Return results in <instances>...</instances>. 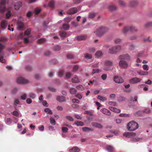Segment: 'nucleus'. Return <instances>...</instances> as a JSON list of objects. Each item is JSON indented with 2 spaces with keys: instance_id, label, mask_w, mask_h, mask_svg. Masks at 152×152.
Wrapping results in <instances>:
<instances>
[{
  "instance_id": "f257e3e1",
  "label": "nucleus",
  "mask_w": 152,
  "mask_h": 152,
  "mask_svg": "<svg viewBox=\"0 0 152 152\" xmlns=\"http://www.w3.org/2000/svg\"><path fill=\"white\" fill-rule=\"evenodd\" d=\"M139 127L138 124L134 121L129 122L127 125V129L130 131H133L137 129Z\"/></svg>"
},
{
  "instance_id": "f03ea898",
  "label": "nucleus",
  "mask_w": 152,
  "mask_h": 152,
  "mask_svg": "<svg viewBox=\"0 0 152 152\" xmlns=\"http://www.w3.org/2000/svg\"><path fill=\"white\" fill-rule=\"evenodd\" d=\"M108 30L107 28L104 27H101L96 30L94 33L96 35L99 37H101Z\"/></svg>"
},
{
  "instance_id": "7ed1b4c3",
  "label": "nucleus",
  "mask_w": 152,
  "mask_h": 152,
  "mask_svg": "<svg viewBox=\"0 0 152 152\" xmlns=\"http://www.w3.org/2000/svg\"><path fill=\"white\" fill-rule=\"evenodd\" d=\"M121 49V47L120 45H117L109 49L108 52L112 54H115Z\"/></svg>"
},
{
  "instance_id": "20e7f679",
  "label": "nucleus",
  "mask_w": 152,
  "mask_h": 152,
  "mask_svg": "<svg viewBox=\"0 0 152 152\" xmlns=\"http://www.w3.org/2000/svg\"><path fill=\"white\" fill-rule=\"evenodd\" d=\"M104 66L103 68V69L105 71H109L111 70V67L113 66V61L107 60L104 63Z\"/></svg>"
},
{
  "instance_id": "39448f33",
  "label": "nucleus",
  "mask_w": 152,
  "mask_h": 152,
  "mask_svg": "<svg viewBox=\"0 0 152 152\" xmlns=\"http://www.w3.org/2000/svg\"><path fill=\"white\" fill-rule=\"evenodd\" d=\"M129 31L132 32H136L137 31V29L136 28L133 26L130 27L126 26L123 29V32L124 33L126 34Z\"/></svg>"
},
{
  "instance_id": "423d86ee",
  "label": "nucleus",
  "mask_w": 152,
  "mask_h": 152,
  "mask_svg": "<svg viewBox=\"0 0 152 152\" xmlns=\"http://www.w3.org/2000/svg\"><path fill=\"white\" fill-rule=\"evenodd\" d=\"M118 65L120 68L123 69H126L129 66L128 63L123 60H120L119 62Z\"/></svg>"
},
{
  "instance_id": "0eeeda50",
  "label": "nucleus",
  "mask_w": 152,
  "mask_h": 152,
  "mask_svg": "<svg viewBox=\"0 0 152 152\" xmlns=\"http://www.w3.org/2000/svg\"><path fill=\"white\" fill-rule=\"evenodd\" d=\"M6 0H0V11L3 12L5 10V4Z\"/></svg>"
},
{
  "instance_id": "6e6552de",
  "label": "nucleus",
  "mask_w": 152,
  "mask_h": 152,
  "mask_svg": "<svg viewBox=\"0 0 152 152\" xmlns=\"http://www.w3.org/2000/svg\"><path fill=\"white\" fill-rule=\"evenodd\" d=\"M17 82L19 84H26L28 83V81L24 78L20 77H18L17 80Z\"/></svg>"
},
{
  "instance_id": "1a4fd4ad",
  "label": "nucleus",
  "mask_w": 152,
  "mask_h": 152,
  "mask_svg": "<svg viewBox=\"0 0 152 152\" xmlns=\"http://www.w3.org/2000/svg\"><path fill=\"white\" fill-rule=\"evenodd\" d=\"M114 81L116 83H122L124 82V80L121 77L115 76L113 78Z\"/></svg>"
},
{
  "instance_id": "9d476101",
  "label": "nucleus",
  "mask_w": 152,
  "mask_h": 152,
  "mask_svg": "<svg viewBox=\"0 0 152 152\" xmlns=\"http://www.w3.org/2000/svg\"><path fill=\"white\" fill-rule=\"evenodd\" d=\"M4 45L0 43V61L2 63H5V60L3 58V55L1 51L4 48Z\"/></svg>"
},
{
  "instance_id": "9b49d317",
  "label": "nucleus",
  "mask_w": 152,
  "mask_h": 152,
  "mask_svg": "<svg viewBox=\"0 0 152 152\" xmlns=\"http://www.w3.org/2000/svg\"><path fill=\"white\" fill-rule=\"evenodd\" d=\"M118 58L120 60H129L130 59V56L128 54H124L119 56Z\"/></svg>"
},
{
  "instance_id": "f8f14e48",
  "label": "nucleus",
  "mask_w": 152,
  "mask_h": 152,
  "mask_svg": "<svg viewBox=\"0 0 152 152\" xmlns=\"http://www.w3.org/2000/svg\"><path fill=\"white\" fill-rule=\"evenodd\" d=\"M141 79L137 77H134L130 79L129 80V82L132 84H135L140 82L141 81Z\"/></svg>"
},
{
  "instance_id": "ddd939ff",
  "label": "nucleus",
  "mask_w": 152,
  "mask_h": 152,
  "mask_svg": "<svg viewBox=\"0 0 152 152\" xmlns=\"http://www.w3.org/2000/svg\"><path fill=\"white\" fill-rule=\"evenodd\" d=\"M78 10L77 8L73 7L69 9L67 11V13L69 15H71L76 13Z\"/></svg>"
},
{
  "instance_id": "4468645a",
  "label": "nucleus",
  "mask_w": 152,
  "mask_h": 152,
  "mask_svg": "<svg viewBox=\"0 0 152 152\" xmlns=\"http://www.w3.org/2000/svg\"><path fill=\"white\" fill-rule=\"evenodd\" d=\"M18 29L19 30H24V27L23 23L20 21H18L17 23Z\"/></svg>"
},
{
  "instance_id": "2eb2a0df",
  "label": "nucleus",
  "mask_w": 152,
  "mask_h": 152,
  "mask_svg": "<svg viewBox=\"0 0 152 152\" xmlns=\"http://www.w3.org/2000/svg\"><path fill=\"white\" fill-rule=\"evenodd\" d=\"M22 6V3L21 2L18 1L15 3V9L16 10H18Z\"/></svg>"
},
{
  "instance_id": "dca6fc26",
  "label": "nucleus",
  "mask_w": 152,
  "mask_h": 152,
  "mask_svg": "<svg viewBox=\"0 0 152 152\" xmlns=\"http://www.w3.org/2000/svg\"><path fill=\"white\" fill-rule=\"evenodd\" d=\"M91 124L92 125L96 128H102L103 127V126L101 124L94 122L91 123Z\"/></svg>"
},
{
  "instance_id": "f3484780",
  "label": "nucleus",
  "mask_w": 152,
  "mask_h": 152,
  "mask_svg": "<svg viewBox=\"0 0 152 152\" xmlns=\"http://www.w3.org/2000/svg\"><path fill=\"white\" fill-rule=\"evenodd\" d=\"M57 100L60 102H65L66 100L65 98L63 96H58L56 97Z\"/></svg>"
},
{
  "instance_id": "a211bd4d",
  "label": "nucleus",
  "mask_w": 152,
  "mask_h": 152,
  "mask_svg": "<svg viewBox=\"0 0 152 152\" xmlns=\"http://www.w3.org/2000/svg\"><path fill=\"white\" fill-rule=\"evenodd\" d=\"M101 111L103 114L110 115H111V113L110 111L104 108L101 110Z\"/></svg>"
},
{
  "instance_id": "6ab92c4d",
  "label": "nucleus",
  "mask_w": 152,
  "mask_h": 152,
  "mask_svg": "<svg viewBox=\"0 0 152 152\" xmlns=\"http://www.w3.org/2000/svg\"><path fill=\"white\" fill-rule=\"evenodd\" d=\"M71 81L73 83H77L80 82V79L77 76H75L72 78Z\"/></svg>"
},
{
  "instance_id": "aec40b11",
  "label": "nucleus",
  "mask_w": 152,
  "mask_h": 152,
  "mask_svg": "<svg viewBox=\"0 0 152 152\" xmlns=\"http://www.w3.org/2000/svg\"><path fill=\"white\" fill-rule=\"evenodd\" d=\"M87 38V36L83 35L77 36L76 37L77 39L78 40H82L85 39Z\"/></svg>"
},
{
  "instance_id": "412c9836",
  "label": "nucleus",
  "mask_w": 152,
  "mask_h": 152,
  "mask_svg": "<svg viewBox=\"0 0 152 152\" xmlns=\"http://www.w3.org/2000/svg\"><path fill=\"white\" fill-rule=\"evenodd\" d=\"M109 109L110 110L117 113H118L120 112V110L113 107H109Z\"/></svg>"
},
{
  "instance_id": "4be33fe9",
  "label": "nucleus",
  "mask_w": 152,
  "mask_h": 152,
  "mask_svg": "<svg viewBox=\"0 0 152 152\" xmlns=\"http://www.w3.org/2000/svg\"><path fill=\"white\" fill-rule=\"evenodd\" d=\"M80 149L77 147H74L69 150L70 152H79Z\"/></svg>"
},
{
  "instance_id": "5701e85b",
  "label": "nucleus",
  "mask_w": 152,
  "mask_h": 152,
  "mask_svg": "<svg viewBox=\"0 0 152 152\" xmlns=\"http://www.w3.org/2000/svg\"><path fill=\"white\" fill-rule=\"evenodd\" d=\"M137 73L140 75H147L148 73L147 72H145L142 70H138L137 71Z\"/></svg>"
},
{
  "instance_id": "b1692460",
  "label": "nucleus",
  "mask_w": 152,
  "mask_h": 152,
  "mask_svg": "<svg viewBox=\"0 0 152 152\" xmlns=\"http://www.w3.org/2000/svg\"><path fill=\"white\" fill-rule=\"evenodd\" d=\"M106 149L109 152H113L114 148L113 146L110 145H107L106 147Z\"/></svg>"
},
{
  "instance_id": "393cba45",
  "label": "nucleus",
  "mask_w": 152,
  "mask_h": 152,
  "mask_svg": "<svg viewBox=\"0 0 152 152\" xmlns=\"http://www.w3.org/2000/svg\"><path fill=\"white\" fill-rule=\"evenodd\" d=\"M7 23L6 20H3L1 22V27L3 28H5L6 26L7 25Z\"/></svg>"
},
{
  "instance_id": "a878e982",
  "label": "nucleus",
  "mask_w": 152,
  "mask_h": 152,
  "mask_svg": "<svg viewBox=\"0 0 152 152\" xmlns=\"http://www.w3.org/2000/svg\"><path fill=\"white\" fill-rule=\"evenodd\" d=\"M133 132H125L124 133V136L126 137H129L133 135Z\"/></svg>"
},
{
  "instance_id": "bb28decb",
  "label": "nucleus",
  "mask_w": 152,
  "mask_h": 152,
  "mask_svg": "<svg viewBox=\"0 0 152 152\" xmlns=\"http://www.w3.org/2000/svg\"><path fill=\"white\" fill-rule=\"evenodd\" d=\"M75 124L77 125V126H83L84 125V124L83 122L77 121L75 122Z\"/></svg>"
},
{
  "instance_id": "cd10ccee",
  "label": "nucleus",
  "mask_w": 152,
  "mask_h": 152,
  "mask_svg": "<svg viewBox=\"0 0 152 152\" xmlns=\"http://www.w3.org/2000/svg\"><path fill=\"white\" fill-rule=\"evenodd\" d=\"M69 92L71 94H76L77 90L75 88H71L69 90Z\"/></svg>"
},
{
  "instance_id": "c85d7f7f",
  "label": "nucleus",
  "mask_w": 152,
  "mask_h": 152,
  "mask_svg": "<svg viewBox=\"0 0 152 152\" xmlns=\"http://www.w3.org/2000/svg\"><path fill=\"white\" fill-rule=\"evenodd\" d=\"M62 28L65 30H68L69 29V26L67 23H65L63 25Z\"/></svg>"
},
{
  "instance_id": "c756f323",
  "label": "nucleus",
  "mask_w": 152,
  "mask_h": 152,
  "mask_svg": "<svg viewBox=\"0 0 152 152\" xmlns=\"http://www.w3.org/2000/svg\"><path fill=\"white\" fill-rule=\"evenodd\" d=\"M130 5L131 7H134L137 4V2L135 1H133L130 2Z\"/></svg>"
},
{
  "instance_id": "7c9ffc66",
  "label": "nucleus",
  "mask_w": 152,
  "mask_h": 152,
  "mask_svg": "<svg viewBox=\"0 0 152 152\" xmlns=\"http://www.w3.org/2000/svg\"><path fill=\"white\" fill-rule=\"evenodd\" d=\"M103 55L102 52L101 51H97L95 53V56L98 58L99 57Z\"/></svg>"
},
{
  "instance_id": "2f4dec72",
  "label": "nucleus",
  "mask_w": 152,
  "mask_h": 152,
  "mask_svg": "<svg viewBox=\"0 0 152 152\" xmlns=\"http://www.w3.org/2000/svg\"><path fill=\"white\" fill-rule=\"evenodd\" d=\"M60 35L62 37H67L66 33L64 31H61L60 33Z\"/></svg>"
},
{
  "instance_id": "473e14b6",
  "label": "nucleus",
  "mask_w": 152,
  "mask_h": 152,
  "mask_svg": "<svg viewBox=\"0 0 152 152\" xmlns=\"http://www.w3.org/2000/svg\"><path fill=\"white\" fill-rule=\"evenodd\" d=\"M117 9V7L114 5H112L109 6V9L111 11L115 10Z\"/></svg>"
},
{
  "instance_id": "72a5a7b5",
  "label": "nucleus",
  "mask_w": 152,
  "mask_h": 152,
  "mask_svg": "<svg viewBox=\"0 0 152 152\" xmlns=\"http://www.w3.org/2000/svg\"><path fill=\"white\" fill-rule=\"evenodd\" d=\"M143 114V112L142 111H139L136 112L135 115L137 116H142Z\"/></svg>"
},
{
  "instance_id": "f704fd0d",
  "label": "nucleus",
  "mask_w": 152,
  "mask_h": 152,
  "mask_svg": "<svg viewBox=\"0 0 152 152\" xmlns=\"http://www.w3.org/2000/svg\"><path fill=\"white\" fill-rule=\"evenodd\" d=\"M82 130L84 132L92 131V129H91L86 127H83L82 128Z\"/></svg>"
},
{
  "instance_id": "c9c22d12",
  "label": "nucleus",
  "mask_w": 152,
  "mask_h": 152,
  "mask_svg": "<svg viewBox=\"0 0 152 152\" xmlns=\"http://www.w3.org/2000/svg\"><path fill=\"white\" fill-rule=\"evenodd\" d=\"M60 46L58 45L55 46L53 48V50L55 51H59L60 50Z\"/></svg>"
},
{
  "instance_id": "e433bc0d",
  "label": "nucleus",
  "mask_w": 152,
  "mask_h": 152,
  "mask_svg": "<svg viewBox=\"0 0 152 152\" xmlns=\"http://www.w3.org/2000/svg\"><path fill=\"white\" fill-rule=\"evenodd\" d=\"M54 4V1H52L49 2L48 5L50 7L52 8L53 7Z\"/></svg>"
},
{
  "instance_id": "4c0bfd02",
  "label": "nucleus",
  "mask_w": 152,
  "mask_h": 152,
  "mask_svg": "<svg viewBox=\"0 0 152 152\" xmlns=\"http://www.w3.org/2000/svg\"><path fill=\"white\" fill-rule=\"evenodd\" d=\"M76 88L78 90L81 91H82L84 89V87L81 85H80L77 86Z\"/></svg>"
},
{
  "instance_id": "58836bf2",
  "label": "nucleus",
  "mask_w": 152,
  "mask_h": 152,
  "mask_svg": "<svg viewBox=\"0 0 152 152\" xmlns=\"http://www.w3.org/2000/svg\"><path fill=\"white\" fill-rule=\"evenodd\" d=\"M95 15V13H91L89 14L88 18H94Z\"/></svg>"
},
{
  "instance_id": "ea45409f",
  "label": "nucleus",
  "mask_w": 152,
  "mask_h": 152,
  "mask_svg": "<svg viewBox=\"0 0 152 152\" xmlns=\"http://www.w3.org/2000/svg\"><path fill=\"white\" fill-rule=\"evenodd\" d=\"M45 111L49 114L51 115L52 114V111L49 108H46L45 110Z\"/></svg>"
},
{
  "instance_id": "a19ab883",
  "label": "nucleus",
  "mask_w": 152,
  "mask_h": 152,
  "mask_svg": "<svg viewBox=\"0 0 152 152\" xmlns=\"http://www.w3.org/2000/svg\"><path fill=\"white\" fill-rule=\"evenodd\" d=\"M85 57L87 59H90L92 58V55L91 54L87 53L85 55Z\"/></svg>"
},
{
  "instance_id": "79ce46f5",
  "label": "nucleus",
  "mask_w": 152,
  "mask_h": 152,
  "mask_svg": "<svg viewBox=\"0 0 152 152\" xmlns=\"http://www.w3.org/2000/svg\"><path fill=\"white\" fill-rule=\"evenodd\" d=\"M31 29L30 28H28L25 32V34L26 35H29L31 33Z\"/></svg>"
},
{
  "instance_id": "37998d69",
  "label": "nucleus",
  "mask_w": 152,
  "mask_h": 152,
  "mask_svg": "<svg viewBox=\"0 0 152 152\" xmlns=\"http://www.w3.org/2000/svg\"><path fill=\"white\" fill-rule=\"evenodd\" d=\"M97 98L99 100L104 101L106 100V98L104 97L101 96H98Z\"/></svg>"
},
{
  "instance_id": "c03bdc74",
  "label": "nucleus",
  "mask_w": 152,
  "mask_h": 152,
  "mask_svg": "<svg viewBox=\"0 0 152 152\" xmlns=\"http://www.w3.org/2000/svg\"><path fill=\"white\" fill-rule=\"evenodd\" d=\"M12 122V120L10 118H7V119L6 122L7 124H10Z\"/></svg>"
},
{
  "instance_id": "a18cd8bd",
  "label": "nucleus",
  "mask_w": 152,
  "mask_h": 152,
  "mask_svg": "<svg viewBox=\"0 0 152 152\" xmlns=\"http://www.w3.org/2000/svg\"><path fill=\"white\" fill-rule=\"evenodd\" d=\"M66 118L67 119L71 121H72L74 120L72 117L69 116H66Z\"/></svg>"
},
{
  "instance_id": "49530a36",
  "label": "nucleus",
  "mask_w": 152,
  "mask_h": 152,
  "mask_svg": "<svg viewBox=\"0 0 152 152\" xmlns=\"http://www.w3.org/2000/svg\"><path fill=\"white\" fill-rule=\"evenodd\" d=\"M114 41L115 43L118 44L121 42L122 41V40L121 39L117 38L115 39Z\"/></svg>"
},
{
  "instance_id": "de8ad7c7",
  "label": "nucleus",
  "mask_w": 152,
  "mask_h": 152,
  "mask_svg": "<svg viewBox=\"0 0 152 152\" xmlns=\"http://www.w3.org/2000/svg\"><path fill=\"white\" fill-rule=\"evenodd\" d=\"M99 72L100 70L99 69H93L92 74H94L95 73H99Z\"/></svg>"
},
{
  "instance_id": "09e8293b",
  "label": "nucleus",
  "mask_w": 152,
  "mask_h": 152,
  "mask_svg": "<svg viewBox=\"0 0 152 152\" xmlns=\"http://www.w3.org/2000/svg\"><path fill=\"white\" fill-rule=\"evenodd\" d=\"M11 15V12L10 11H9L7 12L6 14V16L7 18H10Z\"/></svg>"
},
{
  "instance_id": "8fccbe9b",
  "label": "nucleus",
  "mask_w": 152,
  "mask_h": 152,
  "mask_svg": "<svg viewBox=\"0 0 152 152\" xmlns=\"http://www.w3.org/2000/svg\"><path fill=\"white\" fill-rule=\"evenodd\" d=\"M84 114H88L90 116L93 115V114L92 112L87 110L86 111L84 112Z\"/></svg>"
},
{
  "instance_id": "3c124183",
  "label": "nucleus",
  "mask_w": 152,
  "mask_h": 152,
  "mask_svg": "<svg viewBox=\"0 0 152 152\" xmlns=\"http://www.w3.org/2000/svg\"><path fill=\"white\" fill-rule=\"evenodd\" d=\"M71 76V73L69 72H67L66 73V77L67 78H69Z\"/></svg>"
},
{
  "instance_id": "603ef678",
  "label": "nucleus",
  "mask_w": 152,
  "mask_h": 152,
  "mask_svg": "<svg viewBox=\"0 0 152 152\" xmlns=\"http://www.w3.org/2000/svg\"><path fill=\"white\" fill-rule=\"evenodd\" d=\"M50 122L53 125H55L56 124V121L55 120L52 118H50Z\"/></svg>"
},
{
  "instance_id": "864d4df0",
  "label": "nucleus",
  "mask_w": 152,
  "mask_h": 152,
  "mask_svg": "<svg viewBox=\"0 0 152 152\" xmlns=\"http://www.w3.org/2000/svg\"><path fill=\"white\" fill-rule=\"evenodd\" d=\"M62 130L63 132L66 133L68 131V129L66 127H62Z\"/></svg>"
},
{
  "instance_id": "5fc2aeb1",
  "label": "nucleus",
  "mask_w": 152,
  "mask_h": 152,
  "mask_svg": "<svg viewBox=\"0 0 152 152\" xmlns=\"http://www.w3.org/2000/svg\"><path fill=\"white\" fill-rule=\"evenodd\" d=\"M152 26V22H150L147 23L145 25V26L146 27H148Z\"/></svg>"
},
{
  "instance_id": "6e6d98bb",
  "label": "nucleus",
  "mask_w": 152,
  "mask_h": 152,
  "mask_svg": "<svg viewBox=\"0 0 152 152\" xmlns=\"http://www.w3.org/2000/svg\"><path fill=\"white\" fill-rule=\"evenodd\" d=\"M67 58L68 59H72L73 58L74 56L72 54H69L67 55Z\"/></svg>"
},
{
  "instance_id": "4d7b16f0",
  "label": "nucleus",
  "mask_w": 152,
  "mask_h": 152,
  "mask_svg": "<svg viewBox=\"0 0 152 152\" xmlns=\"http://www.w3.org/2000/svg\"><path fill=\"white\" fill-rule=\"evenodd\" d=\"M41 10V9H40L39 8H37L35 10V13L36 14H39V12H40Z\"/></svg>"
},
{
  "instance_id": "13d9d810",
  "label": "nucleus",
  "mask_w": 152,
  "mask_h": 152,
  "mask_svg": "<svg viewBox=\"0 0 152 152\" xmlns=\"http://www.w3.org/2000/svg\"><path fill=\"white\" fill-rule=\"evenodd\" d=\"M75 96L79 99H81L82 97V95L80 94H77Z\"/></svg>"
},
{
  "instance_id": "bf43d9fd",
  "label": "nucleus",
  "mask_w": 152,
  "mask_h": 152,
  "mask_svg": "<svg viewBox=\"0 0 152 152\" xmlns=\"http://www.w3.org/2000/svg\"><path fill=\"white\" fill-rule=\"evenodd\" d=\"M143 69L145 70H148V67L147 65L144 64L143 66Z\"/></svg>"
},
{
  "instance_id": "052dcab7",
  "label": "nucleus",
  "mask_w": 152,
  "mask_h": 152,
  "mask_svg": "<svg viewBox=\"0 0 152 152\" xmlns=\"http://www.w3.org/2000/svg\"><path fill=\"white\" fill-rule=\"evenodd\" d=\"M107 75L104 74L102 75L101 78L103 80H105L107 79Z\"/></svg>"
},
{
  "instance_id": "680f3d73",
  "label": "nucleus",
  "mask_w": 152,
  "mask_h": 152,
  "mask_svg": "<svg viewBox=\"0 0 152 152\" xmlns=\"http://www.w3.org/2000/svg\"><path fill=\"white\" fill-rule=\"evenodd\" d=\"M29 96L32 99H34L35 97V95L33 93H30L29 94Z\"/></svg>"
},
{
  "instance_id": "e2e57ef3",
  "label": "nucleus",
  "mask_w": 152,
  "mask_h": 152,
  "mask_svg": "<svg viewBox=\"0 0 152 152\" xmlns=\"http://www.w3.org/2000/svg\"><path fill=\"white\" fill-rule=\"evenodd\" d=\"M27 96L26 94H25L21 96V99L23 100L26 99Z\"/></svg>"
},
{
  "instance_id": "0e129e2a",
  "label": "nucleus",
  "mask_w": 152,
  "mask_h": 152,
  "mask_svg": "<svg viewBox=\"0 0 152 152\" xmlns=\"http://www.w3.org/2000/svg\"><path fill=\"white\" fill-rule=\"evenodd\" d=\"M78 67L77 66V65L73 67V72H76L78 69Z\"/></svg>"
},
{
  "instance_id": "69168bd1",
  "label": "nucleus",
  "mask_w": 152,
  "mask_h": 152,
  "mask_svg": "<svg viewBox=\"0 0 152 152\" xmlns=\"http://www.w3.org/2000/svg\"><path fill=\"white\" fill-rule=\"evenodd\" d=\"M12 114L13 115L17 116L19 115V113H18L17 111H14L12 113Z\"/></svg>"
},
{
  "instance_id": "338daca9",
  "label": "nucleus",
  "mask_w": 152,
  "mask_h": 152,
  "mask_svg": "<svg viewBox=\"0 0 152 152\" xmlns=\"http://www.w3.org/2000/svg\"><path fill=\"white\" fill-rule=\"evenodd\" d=\"M143 112V114L144 113H149L151 112V110L149 109H145L144 111H142Z\"/></svg>"
},
{
  "instance_id": "774afa93",
  "label": "nucleus",
  "mask_w": 152,
  "mask_h": 152,
  "mask_svg": "<svg viewBox=\"0 0 152 152\" xmlns=\"http://www.w3.org/2000/svg\"><path fill=\"white\" fill-rule=\"evenodd\" d=\"M137 36L136 35L130 37V39L131 40H135L137 39Z\"/></svg>"
}]
</instances>
